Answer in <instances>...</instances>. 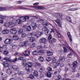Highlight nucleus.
Returning <instances> with one entry per match:
<instances>
[{
  "mask_svg": "<svg viewBox=\"0 0 80 80\" xmlns=\"http://www.w3.org/2000/svg\"><path fill=\"white\" fill-rule=\"evenodd\" d=\"M52 38V36L51 35H50L48 37V39L49 40H51Z\"/></svg>",
  "mask_w": 80,
  "mask_h": 80,
  "instance_id": "69168bd1",
  "label": "nucleus"
},
{
  "mask_svg": "<svg viewBox=\"0 0 80 80\" xmlns=\"http://www.w3.org/2000/svg\"><path fill=\"white\" fill-rule=\"evenodd\" d=\"M2 33L3 34H8V33H9V30L7 29L4 30L2 32Z\"/></svg>",
  "mask_w": 80,
  "mask_h": 80,
  "instance_id": "2eb2a0df",
  "label": "nucleus"
},
{
  "mask_svg": "<svg viewBox=\"0 0 80 80\" xmlns=\"http://www.w3.org/2000/svg\"><path fill=\"white\" fill-rule=\"evenodd\" d=\"M28 54H27V51L26 50L22 52V53L24 55V57H29V54H30V52L29 51H28Z\"/></svg>",
  "mask_w": 80,
  "mask_h": 80,
  "instance_id": "423d86ee",
  "label": "nucleus"
},
{
  "mask_svg": "<svg viewBox=\"0 0 80 80\" xmlns=\"http://www.w3.org/2000/svg\"><path fill=\"white\" fill-rule=\"evenodd\" d=\"M22 32H23V29H21L19 30L18 32V34H22Z\"/></svg>",
  "mask_w": 80,
  "mask_h": 80,
  "instance_id": "ea45409f",
  "label": "nucleus"
},
{
  "mask_svg": "<svg viewBox=\"0 0 80 80\" xmlns=\"http://www.w3.org/2000/svg\"><path fill=\"white\" fill-rule=\"evenodd\" d=\"M67 19L68 21L70 22H71V20H70V18L69 17H67Z\"/></svg>",
  "mask_w": 80,
  "mask_h": 80,
  "instance_id": "5fc2aeb1",
  "label": "nucleus"
},
{
  "mask_svg": "<svg viewBox=\"0 0 80 80\" xmlns=\"http://www.w3.org/2000/svg\"><path fill=\"white\" fill-rule=\"evenodd\" d=\"M46 38H42L40 39L39 40V43H44L45 44H47L46 42Z\"/></svg>",
  "mask_w": 80,
  "mask_h": 80,
  "instance_id": "7ed1b4c3",
  "label": "nucleus"
},
{
  "mask_svg": "<svg viewBox=\"0 0 80 80\" xmlns=\"http://www.w3.org/2000/svg\"><path fill=\"white\" fill-rule=\"evenodd\" d=\"M24 18H25V19H26V20H27V19H29V18L30 17H29V16H26L24 17Z\"/></svg>",
  "mask_w": 80,
  "mask_h": 80,
  "instance_id": "774afa93",
  "label": "nucleus"
},
{
  "mask_svg": "<svg viewBox=\"0 0 80 80\" xmlns=\"http://www.w3.org/2000/svg\"><path fill=\"white\" fill-rule=\"evenodd\" d=\"M78 10V9L75 8H72L70 9V10H71V11H74L75 10Z\"/></svg>",
  "mask_w": 80,
  "mask_h": 80,
  "instance_id": "6e6d98bb",
  "label": "nucleus"
},
{
  "mask_svg": "<svg viewBox=\"0 0 80 80\" xmlns=\"http://www.w3.org/2000/svg\"><path fill=\"white\" fill-rule=\"evenodd\" d=\"M55 22L56 23H58V26L60 27H62V24L61 23V21L59 19H57L56 20H55Z\"/></svg>",
  "mask_w": 80,
  "mask_h": 80,
  "instance_id": "9b49d317",
  "label": "nucleus"
},
{
  "mask_svg": "<svg viewBox=\"0 0 80 80\" xmlns=\"http://www.w3.org/2000/svg\"><path fill=\"white\" fill-rule=\"evenodd\" d=\"M29 78H31V79H33L34 78V76L32 74H30L29 76Z\"/></svg>",
  "mask_w": 80,
  "mask_h": 80,
  "instance_id": "58836bf2",
  "label": "nucleus"
},
{
  "mask_svg": "<svg viewBox=\"0 0 80 80\" xmlns=\"http://www.w3.org/2000/svg\"><path fill=\"white\" fill-rule=\"evenodd\" d=\"M37 54V51H34L32 52V55H36Z\"/></svg>",
  "mask_w": 80,
  "mask_h": 80,
  "instance_id": "3c124183",
  "label": "nucleus"
},
{
  "mask_svg": "<svg viewBox=\"0 0 80 80\" xmlns=\"http://www.w3.org/2000/svg\"><path fill=\"white\" fill-rule=\"evenodd\" d=\"M12 49H15L17 48V45H12Z\"/></svg>",
  "mask_w": 80,
  "mask_h": 80,
  "instance_id": "603ef678",
  "label": "nucleus"
},
{
  "mask_svg": "<svg viewBox=\"0 0 80 80\" xmlns=\"http://www.w3.org/2000/svg\"><path fill=\"white\" fill-rule=\"evenodd\" d=\"M32 30V27L30 26H28L26 29V30L28 32L29 31H31Z\"/></svg>",
  "mask_w": 80,
  "mask_h": 80,
  "instance_id": "393cba45",
  "label": "nucleus"
},
{
  "mask_svg": "<svg viewBox=\"0 0 80 80\" xmlns=\"http://www.w3.org/2000/svg\"><path fill=\"white\" fill-rule=\"evenodd\" d=\"M47 54L48 56H52L53 55L52 52H50V51H47Z\"/></svg>",
  "mask_w": 80,
  "mask_h": 80,
  "instance_id": "f3484780",
  "label": "nucleus"
},
{
  "mask_svg": "<svg viewBox=\"0 0 80 80\" xmlns=\"http://www.w3.org/2000/svg\"><path fill=\"white\" fill-rule=\"evenodd\" d=\"M38 60L40 62H43V58L42 56H40L39 57Z\"/></svg>",
  "mask_w": 80,
  "mask_h": 80,
  "instance_id": "a878e982",
  "label": "nucleus"
},
{
  "mask_svg": "<svg viewBox=\"0 0 80 80\" xmlns=\"http://www.w3.org/2000/svg\"><path fill=\"white\" fill-rule=\"evenodd\" d=\"M58 52L60 54H63L64 53V51L62 50H61L58 51Z\"/></svg>",
  "mask_w": 80,
  "mask_h": 80,
  "instance_id": "e433bc0d",
  "label": "nucleus"
},
{
  "mask_svg": "<svg viewBox=\"0 0 80 80\" xmlns=\"http://www.w3.org/2000/svg\"><path fill=\"white\" fill-rule=\"evenodd\" d=\"M59 65H60V61H58L56 62V66H58Z\"/></svg>",
  "mask_w": 80,
  "mask_h": 80,
  "instance_id": "4d7b16f0",
  "label": "nucleus"
},
{
  "mask_svg": "<svg viewBox=\"0 0 80 80\" xmlns=\"http://www.w3.org/2000/svg\"><path fill=\"white\" fill-rule=\"evenodd\" d=\"M67 35L68 37L70 38L71 42H72V35L70 34V32H68Z\"/></svg>",
  "mask_w": 80,
  "mask_h": 80,
  "instance_id": "4468645a",
  "label": "nucleus"
},
{
  "mask_svg": "<svg viewBox=\"0 0 80 80\" xmlns=\"http://www.w3.org/2000/svg\"><path fill=\"white\" fill-rule=\"evenodd\" d=\"M12 8V6H10L9 7H1L0 8V11H7V10H8L10 8Z\"/></svg>",
  "mask_w": 80,
  "mask_h": 80,
  "instance_id": "f03ea898",
  "label": "nucleus"
},
{
  "mask_svg": "<svg viewBox=\"0 0 80 80\" xmlns=\"http://www.w3.org/2000/svg\"><path fill=\"white\" fill-rule=\"evenodd\" d=\"M22 65L24 67H26V66H27V62H26V60L25 59H24L23 60Z\"/></svg>",
  "mask_w": 80,
  "mask_h": 80,
  "instance_id": "5701e85b",
  "label": "nucleus"
},
{
  "mask_svg": "<svg viewBox=\"0 0 80 80\" xmlns=\"http://www.w3.org/2000/svg\"><path fill=\"white\" fill-rule=\"evenodd\" d=\"M23 58H24L23 57H19L18 58V60H23Z\"/></svg>",
  "mask_w": 80,
  "mask_h": 80,
  "instance_id": "e2e57ef3",
  "label": "nucleus"
},
{
  "mask_svg": "<svg viewBox=\"0 0 80 80\" xmlns=\"http://www.w3.org/2000/svg\"><path fill=\"white\" fill-rule=\"evenodd\" d=\"M7 72L8 74H13V72L10 69L7 70Z\"/></svg>",
  "mask_w": 80,
  "mask_h": 80,
  "instance_id": "a211bd4d",
  "label": "nucleus"
},
{
  "mask_svg": "<svg viewBox=\"0 0 80 80\" xmlns=\"http://www.w3.org/2000/svg\"><path fill=\"white\" fill-rule=\"evenodd\" d=\"M4 60H7V61H8V62H9V61H10V58H4Z\"/></svg>",
  "mask_w": 80,
  "mask_h": 80,
  "instance_id": "864d4df0",
  "label": "nucleus"
},
{
  "mask_svg": "<svg viewBox=\"0 0 80 80\" xmlns=\"http://www.w3.org/2000/svg\"><path fill=\"white\" fill-rule=\"evenodd\" d=\"M54 73L56 76H57L58 75H59V72L57 70L55 71Z\"/></svg>",
  "mask_w": 80,
  "mask_h": 80,
  "instance_id": "f704fd0d",
  "label": "nucleus"
},
{
  "mask_svg": "<svg viewBox=\"0 0 80 80\" xmlns=\"http://www.w3.org/2000/svg\"><path fill=\"white\" fill-rule=\"evenodd\" d=\"M35 33L34 32H32L31 33H29L28 34L27 37L28 38H31L32 36H35Z\"/></svg>",
  "mask_w": 80,
  "mask_h": 80,
  "instance_id": "1a4fd4ad",
  "label": "nucleus"
},
{
  "mask_svg": "<svg viewBox=\"0 0 80 80\" xmlns=\"http://www.w3.org/2000/svg\"><path fill=\"white\" fill-rule=\"evenodd\" d=\"M63 48V49H64L63 51H64V53H67V52H68V50H67V48H66L64 47Z\"/></svg>",
  "mask_w": 80,
  "mask_h": 80,
  "instance_id": "c03bdc74",
  "label": "nucleus"
},
{
  "mask_svg": "<svg viewBox=\"0 0 80 80\" xmlns=\"http://www.w3.org/2000/svg\"><path fill=\"white\" fill-rule=\"evenodd\" d=\"M35 43H33L31 46V48H33V47H35Z\"/></svg>",
  "mask_w": 80,
  "mask_h": 80,
  "instance_id": "bf43d9fd",
  "label": "nucleus"
},
{
  "mask_svg": "<svg viewBox=\"0 0 80 80\" xmlns=\"http://www.w3.org/2000/svg\"><path fill=\"white\" fill-rule=\"evenodd\" d=\"M18 73L19 75H23V72L19 71L18 72Z\"/></svg>",
  "mask_w": 80,
  "mask_h": 80,
  "instance_id": "79ce46f5",
  "label": "nucleus"
},
{
  "mask_svg": "<svg viewBox=\"0 0 80 80\" xmlns=\"http://www.w3.org/2000/svg\"><path fill=\"white\" fill-rule=\"evenodd\" d=\"M27 36V34H25V33H22V34L21 37L22 38H24V37H25Z\"/></svg>",
  "mask_w": 80,
  "mask_h": 80,
  "instance_id": "a18cd8bd",
  "label": "nucleus"
},
{
  "mask_svg": "<svg viewBox=\"0 0 80 80\" xmlns=\"http://www.w3.org/2000/svg\"><path fill=\"white\" fill-rule=\"evenodd\" d=\"M43 26H47L48 24L46 22H43L42 23Z\"/></svg>",
  "mask_w": 80,
  "mask_h": 80,
  "instance_id": "2f4dec72",
  "label": "nucleus"
},
{
  "mask_svg": "<svg viewBox=\"0 0 80 80\" xmlns=\"http://www.w3.org/2000/svg\"><path fill=\"white\" fill-rule=\"evenodd\" d=\"M28 45V41H26L24 42V46L27 47Z\"/></svg>",
  "mask_w": 80,
  "mask_h": 80,
  "instance_id": "bb28decb",
  "label": "nucleus"
},
{
  "mask_svg": "<svg viewBox=\"0 0 80 80\" xmlns=\"http://www.w3.org/2000/svg\"><path fill=\"white\" fill-rule=\"evenodd\" d=\"M17 32V31L15 28H12L10 30L11 33H12V34H13V35H15V34H16Z\"/></svg>",
  "mask_w": 80,
  "mask_h": 80,
  "instance_id": "0eeeda50",
  "label": "nucleus"
},
{
  "mask_svg": "<svg viewBox=\"0 0 80 80\" xmlns=\"http://www.w3.org/2000/svg\"><path fill=\"white\" fill-rule=\"evenodd\" d=\"M38 53H39V54H40V55L42 54V53H44V52H43V51L42 50H41L39 51Z\"/></svg>",
  "mask_w": 80,
  "mask_h": 80,
  "instance_id": "37998d69",
  "label": "nucleus"
},
{
  "mask_svg": "<svg viewBox=\"0 0 80 80\" xmlns=\"http://www.w3.org/2000/svg\"><path fill=\"white\" fill-rule=\"evenodd\" d=\"M24 46V44L23 42H21L19 44L20 47H23Z\"/></svg>",
  "mask_w": 80,
  "mask_h": 80,
  "instance_id": "4c0bfd02",
  "label": "nucleus"
},
{
  "mask_svg": "<svg viewBox=\"0 0 80 80\" xmlns=\"http://www.w3.org/2000/svg\"><path fill=\"white\" fill-rule=\"evenodd\" d=\"M42 30L43 31H45V32L46 31H47V30H48V28L46 27H43L42 28Z\"/></svg>",
  "mask_w": 80,
  "mask_h": 80,
  "instance_id": "c9c22d12",
  "label": "nucleus"
},
{
  "mask_svg": "<svg viewBox=\"0 0 80 80\" xmlns=\"http://www.w3.org/2000/svg\"><path fill=\"white\" fill-rule=\"evenodd\" d=\"M65 70H66V72H68V70H69V68H68L67 67H66L65 68Z\"/></svg>",
  "mask_w": 80,
  "mask_h": 80,
  "instance_id": "0e129e2a",
  "label": "nucleus"
},
{
  "mask_svg": "<svg viewBox=\"0 0 80 80\" xmlns=\"http://www.w3.org/2000/svg\"><path fill=\"white\" fill-rule=\"evenodd\" d=\"M45 34L46 35H49L50 34L51 32L48 29L47 31H45Z\"/></svg>",
  "mask_w": 80,
  "mask_h": 80,
  "instance_id": "412c9836",
  "label": "nucleus"
},
{
  "mask_svg": "<svg viewBox=\"0 0 80 80\" xmlns=\"http://www.w3.org/2000/svg\"><path fill=\"white\" fill-rule=\"evenodd\" d=\"M25 70L27 71L28 72H30V68H29V67H27L25 69Z\"/></svg>",
  "mask_w": 80,
  "mask_h": 80,
  "instance_id": "c756f323",
  "label": "nucleus"
},
{
  "mask_svg": "<svg viewBox=\"0 0 80 80\" xmlns=\"http://www.w3.org/2000/svg\"><path fill=\"white\" fill-rule=\"evenodd\" d=\"M57 60V59H56V58H55L54 57L53 58L52 60V62L53 63H55L56 62V61Z\"/></svg>",
  "mask_w": 80,
  "mask_h": 80,
  "instance_id": "8fccbe9b",
  "label": "nucleus"
},
{
  "mask_svg": "<svg viewBox=\"0 0 80 80\" xmlns=\"http://www.w3.org/2000/svg\"><path fill=\"white\" fill-rule=\"evenodd\" d=\"M4 26L7 27H9V24H8V23H6L4 24Z\"/></svg>",
  "mask_w": 80,
  "mask_h": 80,
  "instance_id": "680f3d73",
  "label": "nucleus"
},
{
  "mask_svg": "<svg viewBox=\"0 0 80 80\" xmlns=\"http://www.w3.org/2000/svg\"><path fill=\"white\" fill-rule=\"evenodd\" d=\"M16 22L18 24H21L22 23V21L20 19H18L16 20Z\"/></svg>",
  "mask_w": 80,
  "mask_h": 80,
  "instance_id": "cd10ccee",
  "label": "nucleus"
},
{
  "mask_svg": "<svg viewBox=\"0 0 80 80\" xmlns=\"http://www.w3.org/2000/svg\"><path fill=\"white\" fill-rule=\"evenodd\" d=\"M3 23V19L2 18H0V23Z\"/></svg>",
  "mask_w": 80,
  "mask_h": 80,
  "instance_id": "09e8293b",
  "label": "nucleus"
},
{
  "mask_svg": "<svg viewBox=\"0 0 80 80\" xmlns=\"http://www.w3.org/2000/svg\"><path fill=\"white\" fill-rule=\"evenodd\" d=\"M3 53L4 55H7L8 53V51L7 50L4 51Z\"/></svg>",
  "mask_w": 80,
  "mask_h": 80,
  "instance_id": "de8ad7c7",
  "label": "nucleus"
},
{
  "mask_svg": "<svg viewBox=\"0 0 80 80\" xmlns=\"http://www.w3.org/2000/svg\"><path fill=\"white\" fill-rule=\"evenodd\" d=\"M46 60L47 62H49L50 61V58H46Z\"/></svg>",
  "mask_w": 80,
  "mask_h": 80,
  "instance_id": "338daca9",
  "label": "nucleus"
},
{
  "mask_svg": "<svg viewBox=\"0 0 80 80\" xmlns=\"http://www.w3.org/2000/svg\"><path fill=\"white\" fill-rule=\"evenodd\" d=\"M18 60V59L17 58H16L15 59H13L12 61L13 62H17V61Z\"/></svg>",
  "mask_w": 80,
  "mask_h": 80,
  "instance_id": "13d9d810",
  "label": "nucleus"
},
{
  "mask_svg": "<svg viewBox=\"0 0 80 80\" xmlns=\"http://www.w3.org/2000/svg\"><path fill=\"white\" fill-rule=\"evenodd\" d=\"M28 65L29 67H30V68H31L32 67V62H28Z\"/></svg>",
  "mask_w": 80,
  "mask_h": 80,
  "instance_id": "7c9ffc66",
  "label": "nucleus"
},
{
  "mask_svg": "<svg viewBox=\"0 0 80 80\" xmlns=\"http://www.w3.org/2000/svg\"><path fill=\"white\" fill-rule=\"evenodd\" d=\"M12 38L14 40H17L19 39L18 36H14Z\"/></svg>",
  "mask_w": 80,
  "mask_h": 80,
  "instance_id": "6ab92c4d",
  "label": "nucleus"
},
{
  "mask_svg": "<svg viewBox=\"0 0 80 80\" xmlns=\"http://www.w3.org/2000/svg\"><path fill=\"white\" fill-rule=\"evenodd\" d=\"M35 38L33 37H31L29 39V42H33L35 41Z\"/></svg>",
  "mask_w": 80,
  "mask_h": 80,
  "instance_id": "b1692460",
  "label": "nucleus"
},
{
  "mask_svg": "<svg viewBox=\"0 0 80 80\" xmlns=\"http://www.w3.org/2000/svg\"><path fill=\"white\" fill-rule=\"evenodd\" d=\"M20 19H21L22 20H21V22H25V21H26V20L25 18V17H21L20 18Z\"/></svg>",
  "mask_w": 80,
  "mask_h": 80,
  "instance_id": "473e14b6",
  "label": "nucleus"
},
{
  "mask_svg": "<svg viewBox=\"0 0 80 80\" xmlns=\"http://www.w3.org/2000/svg\"><path fill=\"white\" fill-rule=\"evenodd\" d=\"M2 49H4V50H6L7 48V46L5 45H4L2 46V47H1Z\"/></svg>",
  "mask_w": 80,
  "mask_h": 80,
  "instance_id": "72a5a7b5",
  "label": "nucleus"
},
{
  "mask_svg": "<svg viewBox=\"0 0 80 80\" xmlns=\"http://www.w3.org/2000/svg\"><path fill=\"white\" fill-rule=\"evenodd\" d=\"M68 57L69 58H70L72 57V54L71 53H70L68 55Z\"/></svg>",
  "mask_w": 80,
  "mask_h": 80,
  "instance_id": "052dcab7",
  "label": "nucleus"
},
{
  "mask_svg": "<svg viewBox=\"0 0 80 80\" xmlns=\"http://www.w3.org/2000/svg\"><path fill=\"white\" fill-rule=\"evenodd\" d=\"M42 35H43V33L38 31L36 32V34H35L34 36H36L37 37H39Z\"/></svg>",
  "mask_w": 80,
  "mask_h": 80,
  "instance_id": "6e6552de",
  "label": "nucleus"
},
{
  "mask_svg": "<svg viewBox=\"0 0 80 80\" xmlns=\"http://www.w3.org/2000/svg\"><path fill=\"white\" fill-rule=\"evenodd\" d=\"M47 69L48 71H49V72H51V71H52V68H50V67H48Z\"/></svg>",
  "mask_w": 80,
  "mask_h": 80,
  "instance_id": "a19ab883",
  "label": "nucleus"
},
{
  "mask_svg": "<svg viewBox=\"0 0 80 80\" xmlns=\"http://www.w3.org/2000/svg\"><path fill=\"white\" fill-rule=\"evenodd\" d=\"M36 8H38V9H40V10H45V9H46L44 7L40 6H36Z\"/></svg>",
  "mask_w": 80,
  "mask_h": 80,
  "instance_id": "ddd939ff",
  "label": "nucleus"
},
{
  "mask_svg": "<svg viewBox=\"0 0 80 80\" xmlns=\"http://www.w3.org/2000/svg\"><path fill=\"white\" fill-rule=\"evenodd\" d=\"M17 8L19 9H22V10H27L28 8H23V6H18L17 7Z\"/></svg>",
  "mask_w": 80,
  "mask_h": 80,
  "instance_id": "aec40b11",
  "label": "nucleus"
},
{
  "mask_svg": "<svg viewBox=\"0 0 80 80\" xmlns=\"http://www.w3.org/2000/svg\"><path fill=\"white\" fill-rule=\"evenodd\" d=\"M4 42L5 44H8V43H11L13 42V40L12 39H7L4 41Z\"/></svg>",
  "mask_w": 80,
  "mask_h": 80,
  "instance_id": "39448f33",
  "label": "nucleus"
},
{
  "mask_svg": "<svg viewBox=\"0 0 80 80\" xmlns=\"http://www.w3.org/2000/svg\"><path fill=\"white\" fill-rule=\"evenodd\" d=\"M15 18L16 17L15 16L10 18V21L9 22V24L10 25H12L11 27H15L16 26V22H14V21H13V19H15Z\"/></svg>",
  "mask_w": 80,
  "mask_h": 80,
  "instance_id": "f257e3e1",
  "label": "nucleus"
},
{
  "mask_svg": "<svg viewBox=\"0 0 80 80\" xmlns=\"http://www.w3.org/2000/svg\"><path fill=\"white\" fill-rule=\"evenodd\" d=\"M78 65V63H77V62L75 61L73 63V66L74 68H76L77 67Z\"/></svg>",
  "mask_w": 80,
  "mask_h": 80,
  "instance_id": "f8f14e48",
  "label": "nucleus"
},
{
  "mask_svg": "<svg viewBox=\"0 0 80 80\" xmlns=\"http://www.w3.org/2000/svg\"><path fill=\"white\" fill-rule=\"evenodd\" d=\"M3 65L4 67H8L9 64H8V62L7 61L4 62L3 63Z\"/></svg>",
  "mask_w": 80,
  "mask_h": 80,
  "instance_id": "9d476101",
  "label": "nucleus"
},
{
  "mask_svg": "<svg viewBox=\"0 0 80 80\" xmlns=\"http://www.w3.org/2000/svg\"><path fill=\"white\" fill-rule=\"evenodd\" d=\"M60 60L62 62H64L65 61V58L63 57H62L60 58Z\"/></svg>",
  "mask_w": 80,
  "mask_h": 80,
  "instance_id": "49530a36",
  "label": "nucleus"
},
{
  "mask_svg": "<svg viewBox=\"0 0 80 80\" xmlns=\"http://www.w3.org/2000/svg\"><path fill=\"white\" fill-rule=\"evenodd\" d=\"M46 75L48 77L50 78L52 77V73L50 72H48L46 73Z\"/></svg>",
  "mask_w": 80,
  "mask_h": 80,
  "instance_id": "dca6fc26",
  "label": "nucleus"
},
{
  "mask_svg": "<svg viewBox=\"0 0 80 80\" xmlns=\"http://www.w3.org/2000/svg\"><path fill=\"white\" fill-rule=\"evenodd\" d=\"M33 18L30 19L29 21L32 23H33L35 22V19H38V17L36 16H34V14L32 16Z\"/></svg>",
  "mask_w": 80,
  "mask_h": 80,
  "instance_id": "20e7f679",
  "label": "nucleus"
},
{
  "mask_svg": "<svg viewBox=\"0 0 80 80\" xmlns=\"http://www.w3.org/2000/svg\"><path fill=\"white\" fill-rule=\"evenodd\" d=\"M14 70H17L18 69V67L16 65H13L12 68Z\"/></svg>",
  "mask_w": 80,
  "mask_h": 80,
  "instance_id": "4be33fe9",
  "label": "nucleus"
},
{
  "mask_svg": "<svg viewBox=\"0 0 80 80\" xmlns=\"http://www.w3.org/2000/svg\"><path fill=\"white\" fill-rule=\"evenodd\" d=\"M33 74L36 77H38V73L37 71H34Z\"/></svg>",
  "mask_w": 80,
  "mask_h": 80,
  "instance_id": "c85d7f7f",
  "label": "nucleus"
}]
</instances>
